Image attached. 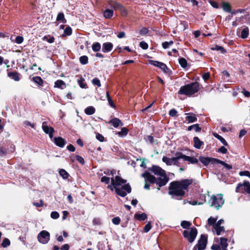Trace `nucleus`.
Returning <instances> with one entry per match:
<instances>
[{
  "label": "nucleus",
  "instance_id": "49",
  "mask_svg": "<svg viewBox=\"0 0 250 250\" xmlns=\"http://www.w3.org/2000/svg\"><path fill=\"white\" fill-rule=\"evenodd\" d=\"M173 41H171L169 42H165L162 43V46L164 49H167L169 48V47L173 44Z\"/></svg>",
  "mask_w": 250,
  "mask_h": 250
},
{
  "label": "nucleus",
  "instance_id": "50",
  "mask_svg": "<svg viewBox=\"0 0 250 250\" xmlns=\"http://www.w3.org/2000/svg\"><path fill=\"white\" fill-rule=\"evenodd\" d=\"M92 83L95 85H97L98 87H100L101 86V82L100 80L97 78H95L92 80Z\"/></svg>",
  "mask_w": 250,
  "mask_h": 250
},
{
  "label": "nucleus",
  "instance_id": "41",
  "mask_svg": "<svg viewBox=\"0 0 250 250\" xmlns=\"http://www.w3.org/2000/svg\"><path fill=\"white\" fill-rule=\"evenodd\" d=\"M158 67H159L166 73H168L169 72V69L167 67V65L163 62H161L160 65H159Z\"/></svg>",
  "mask_w": 250,
  "mask_h": 250
},
{
  "label": "nucleus",
  "instance_id": "7",
  "mask_svg": "<svg viewBox=\"0 0 250 250\" xmlns=\"http://www.w3.org/2000/svg\"><path fill=\"white\" fill-rule=\"evenodd\" d=\"M115 191L116 193L121 196L125 197L127 193H129L131 191V188L129 184H125L121 188H116Z\"/></svg>",
  "mask_w": 250,
  "mask_h": 250
},
{
  "label": "nucleus",
  "instance_id": "29",
  "mask_svg": "<svg viewBox=\"0 0 250 250\" xmlns=\"http://www.w3.org/2000/svg\"><path fill=\"white\" fill-rule=\"evenodd\" d=\"M32 80L35 83L39 84L40 86H42L43 81L42 79L40 77H39V76L34 77L32 78Z\"/></svg>",
  "mask_w": 250,
  "mask_h": 250
},
{
  "label": "nucleus",
  "instance_id": "54",
  "mask_svg": "<svg viewBox=\"0 0 250 250\" xmlns=\"http://www.w3.org/2000/svg\"><path fill=\"white\" fill-rule=\"evenodd\" d=\"M242 188H244V183L243 184L241 183H239L236 188L235 191L236 192H242V190L241 189Z\"/></svg>",
  "mask_w": 250,
  "mask_h": 250
},
{
  "label": "nucleus",
  "instance_id": "45",
  "mask_svg": "<svg viewBox=\"0 0 250 250\" xmlns=\"http://www.w3.org/2000/svg\"><path fill=\"white\" fill-rule=\"evenodd\" d=\"M10 245V241L8 238H4L1 244L3 248H6Z\"/></svg>",
  "mask_w": 250,
  "mask_h": 250
},
{
  "label": "nucleus",
  "instance_id": "58",
  "mask_svg": "<svg viewBox=\"0 0 250 250\" xmlns=\"http://www.w3.org/2000/svg\"><path fill=\"white\" fill-rule=\"evenodd\" d=\"M140 46L143 49H146L148 47V44L145 41H142L140 42Z\"/></svg>",
  "mask_w": 250,
  "mask_h": 250
},
{
  "label": "nucleus",
  "instance_id": "20",
  "mask_svg": "<svg viewBox=\"0 0 250 250\" xmlns=\"http://www.w3.org/2000/svg\"><path fill=\"white\" fill-rule=\"evenodd\" d=\"M20 74L17 72H10L8 73V76L15 81H19L21 79Z\"/></svg>",
  "mask_w": 250,
  "mask_h": 250
},
{
  "label": "nucleus",
  "instance_id": "37",
  "mask_svg": "<svg viewBox=\"0 0 250 250\" xmlns=\"http://www.w3.org/2000/svg\"><path fill=\"white\" fill-rule=\"evenodd\" d=\"M59 174L61 176L63 179H67L68 177L69 174L67 172L66 170L63 169H61L59 170Z\"/></svg>",
  "mask_w": 250,
  "mask_h": 250
},
{
  "label": "nucleus",
  "instance_id": "64",
  "mask_svg": "<svg viewBox=\"0 0 250 250\" xmlns=\"http://www.w3.org/2000/svg\"><path fill=\"white\" fill-rule=\"evenodd\" d=\"M23 38L22 37L20 36H18L16 37V39H15V42L17 43L21 44V43H22L23 42Z\"/></svg>",
  "mask_w": 250,
  "mask_h": 250
},
{
  "label": "nucleus",
  "instance_id": "38",
  "mask_svg": "<svg viewBox=\"0 0 250 250\" xmlns=\"http://www.w3.org/2000/svg\"><path fill=\"white\" fill-rule=\"evenodd\" d=\"M179 62L181 67L186 68L187 66V61L184 58H181L179 59Z\"/></svg>",
  "mask_w": 250,
  "mask_h": 250
},
{
  "label": "nucleus",
  "instance_id": "21",
  "mask_svg": "<svg viewBox=\"0 0 250 250\" xmlns=\"http://www.w3.org/2000/svg\"><path fill=\"white\" fill-rule=\"evenodd\" d=\"M193 142L194 146L197 149H200L201 146L204 145V142L200 141L198 137L193 138Z\"/></svg>",
  "mask_w": 250,
  "mask_h": 250
},
{
  "label": "nucleus",
  "instance_id": "6",
  "mask_svg": "<svg viewBox=\"0 0 250 250\" xmlns=\"http://www.w3.org/2000/svg\"><path fill=\"white\" fill-rule=\"evenodd\" d=\"M183 234L189 243H192L197 236V230L195 228H191L189 229L184 230Z\"/></svg>",
  "mask_w": 250,
  "mask_h": 250
},
{
  "label": "nucleus",
  "instance_id": "9",
  "mask_svg": "<svg viewBox=\"0 0 250 250\" xmlns=\"http://www.w3.org/2000/svg\"><path fill=\"white\" fill-rule=\"evenodd\" d=\"M37 238L41 243L46 244L50 240V233L46 230H42L38 234Z\"/></svg>",
  "mask_w": 250,
  "mask_h": 250
},
{
  "label": "nucleus",
  "instance_id": "22",
  "mask_svg": "<svg viewBox=\"0 0 250 250\" xmlns=\"http://www.w3.org/2000/svg\"><path fill=\"white\" fill-rule=\"evenodd\" d=\"M55 87L63 89L65 88L66 85L62 80H59L55 83Z\"/></svg>",
  "mask_w": 250,
  "mask_h": 250
},
{
  "label": "nucleus",
  "instance_id": "12",
  "mask_svg": "<svg viewBox=\"0 0 250 250\" xmlns=\"http://www.w3.org/2000/svg\"><path fill=\"white\" fill-rule=\"evenodd\" d=\"M183 160V153L181 152H176L175 153V157L172 158V165L179 166V160Z\"/></svg>",
  "mask_w": 250,
  "mask_h": 250
},
{
  "label": "nucleus",
  "instance_id": "16",
  "mask_svg": "<svg viewBox=\"0 0 250 250\" xmlns=\"http://www.w3.org/2000/svg\"><path fill=\"white\" fill-rule=\"evenodd\" d=\"M183 161H188L191 164H197L198 163V160L193 157H190L186 156L183 153Z\"/></svg>",
  "mask_w": 250,
  "mask_h": 250
},
{
  "label": "nucleus",
  "instance_id": "36",
  "mask_svg": "<svg viewBox=\"0 0 250 250\" xmlns=\"http://www.w3.org/2000/svg\"><path fill=\"white\" fill-rule=\"evenodd\" d=\"M222 8L227 12H230L231 11V7L228 2H223L222 3Z\"/></svg>",
  "mask_w": 250,
  "mask_h": 250
},
{
  "label": "nucleus",
  "instance_id": "4",
  "mask_svg": "<svg viewBox=\"0 0 250 250\" xmlns=\"http://www.w3.org/2000/svg\"><path fill=\"white\" fill-rule=\"evenodd\" d=\"M228 239L226 238L221 237L215 238L214 243L211 247L212 250H227L228 244Z\"/></svg>",
  "mask_w": 250,
  "mask_h": 250
},
{
  "label": "nucleus",
  "instance_id": "27",
  "mask_svg": "<svg viewBox=\"0 0 250 250\" xmlns=\"http://www.w3.org/2000/svg\"><path fill=\"white\" fill-rule=\"evenodd\" d=\"M84 112L88 115H92L95 112V108L92 106H88L85 109Z\"/></svg>",
  "mask_w": 250,
  "mask_h": 250
},
{
  "label": "nucleus",
  "instance_id": "17",
  "mask_svg": "<svg viewBox=\"0 0 250 250\" xmlns=\"http://www.w3.org/2000/svg\"><path fill=\"white\" fill-rule=\"evenodd\" d=\"M126 182V181L125 180L123 179L119 176H116L115 178H114V183L115 184L117 187L125 184Z\"/></svg>",
  "mask_w": 250,
  "mask_h": 250
},
{
  "label": "nucleus",
  "instance_id": "3",
  "mask_svg": "<svg viewBox=\"0 0 250 250\" xmlns=\"http://www.w3.org/2000/svg\"><path fill=\"white\" fill-rule=\"evenodd\" d=\"M199 87L200 84L198 82H193L181 86L178 94L190 96L197 93L199 90Z\"/></svg>",
  "mask_w": 250,
  "mask_h": 250
},
{
  "label": "nucleus",
  "instance_id": "18",
  "mask_svg": "<svg viewBox=\"0 0 250 250\" xmlns=\"http://www.w3.org/2000/svg\"><path fill=\"white\" fill-rule=\"evenodd\" d=\"M109 123L112 124L114 127H117L119 126H122L123 125V124L121 121L117 118H114L111 120L109 122Z\"/></svg>",
  "mask_w": 250,
  "mask_h": 250
},
{
  "label": "nucleus",
  "instance_id": "62",
  "mask_svg": "<svg viewBox=\"0 0 250 250\" xmlns=\"http://www.w3.org/2000/svg\"><path fill=\"white\" fill-rule=\"evenodd\" d=\"M121 219L119 217H116L112 219V223L115 225H119L120 223Z\"/></svg>",
  "mask_w": 250,
  "mask_h": 250
},
{
  "label": "nucleus",
  "instance_id": "33",
  "mask_svg": "<svg viewBox=\"0 0 250 250\" xmlns=\"http://www.w3.org/2000/svg\"><path fill=\"white\" fill-rule=\"evenodd\" d=\"M128 130L127 128L124 127L122 128L121 130L118 132V135L121 137H123L127 135Z\"/></svg>",
  "mask_w": 250,
  "mask_h": 250
},
{
  "label": "nucleus",
  "instance_id": "5",
  "mask_svg": "<svg viewBox=\"0 0 250 250\" xmlns=\"http://www.w3.org/2000/svg\"><path fill=\"white\" fill-rule=\"evenodd\" d=\"M209 203L211 207H214L217 209H219L224 204V200L222 194H217L216 196H211Z\"/></svg>",
  "mask_w": 250,
  "mask_h": 250
},
{
  "label": "nucleus",
  "instance_id": "14",
  "mask_svg": "<svg viewBox=\"0 0 250 250\" xmlns=\"http://www.w3.org/2000/svg\"><path fill=\"white\" fill-rule=\"evenodd\" d=\"M54 143L56 146L60 147H63L65 144V140L61 137H55Z\"/></svg>",
  "mask_w": 250,
  "mask_h": 250
},
{
  "label": "nucleus",
  "instance_id": "35",
  "mask_svg": "<svg viewBox=\"0 0 250 250\" xmlns=\"http://www.w3.org/2000/svg\"><path fill=\"white\" fill-rule=\"evenodd\" d=\"M57 21H61L62 23H65L66 22V20L64 18V15L63 13H59L57 17Z\"/></svg>",
  "mask_w": 250,
  "mask_h": 250
},
{
  "label": "nucleus",
  "instance_id": "40",
  "mask_svg": "<svg viewBox=\"0 0 250 250\" xmlns=\"http://www.w3.org/2000/svg\"><path fill=\"white\" fill-rule=\"evenodd\" d=\"M42 40L47 41L48 42L51 43L54 42L55 38L53 37L45 36L42 38Z\"/></svg>",
  "mask_w": 250,
  "mask_h": 250
},
{
  "label": "nucleus",
  "instance_id": "11",
  "mask_svg": "<svg viewBox=\"0 0 250 250\" xmlns=\"http://www.w3.org/2000/svg\"><path fill=\"white\" fill-rule=\"evenodd\" d=\"M142 176L145 178L146 182H147L150 183H155L157 184V179L149 173L147 172H145L142 175Z\"/></svg>",
  "mask_w": 250,
  "mask_h": 250
},
{
  "label": "nucleus",
  "instance_id": "32",
  "mask_svg": "<svg viewBox=\"0 0 250 250\" xmlns=\"http://www.w3.org/2000/svg\"><path fill=\"white\" fill-rule=\"evenodd\" d=\"M213 135L217 139L219 140L220 142L224 145V146H227L228 143L227 141L225 140V139L222 137L221 136L219 135L216 133H213Z\"/></svg>",
  "mask_w": 250,
  "mask_h": 250
},
{
  "label": "nucleus",
  "instance_id": "34",
  "mask_svg": "<svg viewBox=\"0 0 250 250\" xmlns=\"http://www.w3.org/2000/svg\"><path fill=\"white\" fill-rule=\"evenodd\" d=\"M101 48V44L98 42H94L92 45V49L94 52H98L100 51Z\"/></svg>",
  "mask_w": 250,
  "mask_h": 250
},
{
  "label": "nucleus",
  "instance_id": "39",
  "mask_svg": "<svg viewBox=\"0 0 250 250\" xmlns=\"http://www.w3.org/2000/svg\"><path fill=\"white\" fill-rule=\"evenodd\" d=\"M108 189H110L111 190L113 191L114 189H116V188H117L115 184L114 183V178H111V184L107 186V187Z\"/></svg>",
  "mask_w": 250,
  "mask_h": 250
},
{
  "label": "nucleus",
  "instance_id": "61",
  "mask_svg": "<svg viewBox=\"0 0 250 250\" xmlns=\"http://www.w3.org/2000/svg\"><path fill=\"white\" fill-rule=\"evenodd\" d=\"M60 216L59 213L57 211H53L51 213V217L52 218L56 219Z\"/></svg>",
  "mask_w": 250,
  "mask_h": 250
},
{
  "label": "nucleus",
  "instance_id": "42",
  "mask_svg": "<svg viewBox=\"0 0 250 250\" xmlns=\"http://www.w3.org/2000/svg\"><path fill=\"white\" fill-rule=\"evenodd\" d=\"M217 220V218H213L212 217H209L208 220V225L209 226H214L216 224Z\"/></svg>",
  "mask_w": 250,
  "mask_h": 250
},
{
  "label": "nucleus",
  "instance_id": "2",
  "mask_svg": "<svg viewBox=\"0 0 250 250\" xmlns=\"http://www.w3.org/2000/svg\"><path fill=\"white\" fill-rule=\"evenodd\" d=\"M149 170L155 175L159 176L157 178V185L160 187L166 185L168 181V177L166 175L165 171L161 167L157 166H152Z\"/></svg>",
  "mask_w": 250,
  "mask_h": 250
},
{
  "label": "nucleus",
  "instance_id": "1",
  "mask_svg": "<svg viewBox=\"0 0 250 250\" xmlns=\"http://www.w3.org/2000/svg\"><path fill=\"white\" fill-rule=\"evenodd\" d=\"M192 182V179H184L180 181L172 182L169 187L168 194L173 199L181 200L185 196L186 191L188 190L189 186Z\"/></svg>",
  "mask_w": 250,
  "mask_h": 250
},
{
  "label": "nucleus",
  "instance_id": "60",
  "mask_svg": "<svg viewBox=\"0 0 250 250\" xmlns=\"http://www.w3.org/2000/svg\"><path fill=\"white\" fill-rule=\"evenodd\" d=\"M151 228V225L150 222L148 223L144 228V230L145 232H148Z\"/></svg>",
  "mask_w": 250,
  "mask_h": 250
},
{
  "label": "nucleus",
  "instance_id": "56",
  "mask_svg": "<svg viewBox=\"0 0 250 250\" xmlns=\"http://www.w3.org/2000/svg\"><path fill=\"white\" fill-rule=\"evenodd\" d=\"M145 139L146 141L149 142L151 144H153L154 143L153 137L151 135H148L145 137Z\"/></svg>",
  "mask_w": 250,
  "mask_h": 250
},
{
  "label": "nucleus",
  "instance_id": "23",
  "mask_svg": "<svg viewBox=\"0 0 250 250\" xmlns=\"http://www.w3.org/2000/svg\"><path fill=\"white\" fill-rule=\"evenodd\" d=\"M215 161L216 162V164H221L222 166H223L224 167L228 170H230V169H232V168L231 165H229L221 160H220L217 159V160H215Z\"/></svg>",
  "mask_w": 250,
  "mask_h": 250
},
{
  "label": "nucleus",
  "instance_id": "10",
  "mask_svg": "<svg viewBox=\"0 0 250 250\" xmlns=\"http://www.w3.org/2000/svg\"><path fill=\"white\" fill-rule=\"evenodd\" d=\"M217 159L210 158V157H200L199 158V161L205 166H208L209 163L211 164L215 165L216 164V161Z\"/></svg>",
  "mask_w": 250,
  "mask_h": 250
},
{
  "label": "nucleus",
  "instance_id": "30",
  "mask_svg": "<svg viewBox=\"0 0 250 250\" xmlns=\"http://www.w3.org/2000/svg\"><path fill=\"white\" fill-rule=\"evenodd\" d=\"M51 127L47 125V123L46 122H43L42 124V129L46 134H48L51 131Z\"/></svg>",
  "mask_w": 250,
  "mask_h": 250
},
{
  "label": "nucleus",
  "instance_id": "25",
  "mask_svg": "<svg viewBox=\"0 0 250 250\" xmlns=\"http://www.w3.org/2000/svg\"><path fill=\"white\" fill-rule=\"evenodd\" d=\"M188 131H191L192 130H195L196 132H199L201 130V127H199V125L198 124H194L191 125H190L188 127Z\"/></svg>",
  "mask_w": 250,
  "mask_h": 250
},
{
  "label": "nucleus",
  "instance_id": "19",
  "mask_svg": "<svg viewBox=\"0 0 250 250\" xmlns=\"http://www.w3.org/2000/svg\"><path fill=\"white\" fill-rule=\"evenodd\" d=\"M213 231L215 232L217 235H219L222 232L225 231V229L224 227H222L220 225H214L213 226Z\"/></svg>",
  "mask_w": 250,
  "mask_h": 250
},
{
  "label": "nucleus",
  "instance_id": "8",
  "mask_svg": "<svg viewBox=\"0 0 250 250\" xmlns=\"http://www.w3.org/2000/svg\"><path fill=\"white\" fill-rule=\"evenodd\" d=\"M207 244V236L202 234L197 244L194 247L193 250H204Z\"/></svg>",
  "mask_w": 250,
  "mask_h": 250
},
{
  "label": "nucleus",
  "instance_id": "63",
  "mask_svg": "<svg viewBox=\"0 0 250 250\" xmlns=\"http://www.w3.org/2000/svg\"><path fill=\"white\" fill-rule=\"evenodd\" d=\"M7 154V150L2 146H0V156L2 157Z\"/></svg>",
  "mask_w": 250,
  "mask_h": 250
},
{
  "label": "nucleus",
  "instance_id": "46",
  "mask_svg": "<svg viewBox=\"0 0 250 250\" xmlns=\"http://www.w3.org/2000/svg\"><path fill=\"white\" fill-rule=\"evenodd\" d=\"M88 57L86 56H83L80 58V62L83 64H86L88 63Z\"/></svg>",
  "mask_w": 250,
  "mask_h": 250
},
{
  "label": "nucleus",
  "instance_id": "24",
  "mask_svg": "<svg viewBox=\"0 0 250 250\" xmlns=\"http://www.w3.org/2000/svg\"><path fill=\"white\" fill-rule=\"evenodd\" d=\"M249 35V29L248 27L243 28L241 32L240 37L242 39L247 38Z\"/></svg>",
  "mask_w": 250,
  "mask_h": 250
},
{
  "label": "nucleus",
  "instance_id": "47",
  "mask_svg": "<svg viewBox=\"0 0 250 250\" xmlns=\"http://www.w3.org/2000/svg\"><path fill=\"white\" fill-rule=\"evenodd\" d=\"M244 190L250 194V184L249 182L245 181L244 182Z\"/></svg>",
  "mask_w": 250,
  "mask_h": 250
},
{
  "label": "nucleus",
  "instance_id": "48",
  "mask_svg": "<svg viewBox=\"0 0 250 250\" xmlns=\"http://www.w3.org/2000/svg\"><path fill=\"white\" fill-rule=\"evenodd\" d=\"M78 83L79 86L82 88H86L87 87L86 84L84 83V80L83 79L78 80Z\"/></svg>",
  "mask_w": 250,
  "mask_h": 250
},
{
  "label": "nucleus",
  "instance_id": "55",
  "mask_svg": "<svg viewBox=\"0 0 250 250\" xmlns=\"http://www.w3.org/2000/svg\"><path fill=\"white\" fill-rule=\"evenodd\" d=\"M110 180H111V179L109 177L103 176L101 179V182L102 183H104L106 184H108L109 183Z\"/></svg>",
  "mask_w": 250,
  "mask_h": 250
},
{
  "label": "nucleus",
  "instance_id": "44",
  "mask_svg": "<svg viewBox=\"0 0 250 250\" xmlns=\"http://www.w3.org/2000/svg\"><path fill=\"white\" fill-rule=\"evenodd\" d=\"M191 225L190 222L187 221H183L181 223V226L183 229H188Z\"/></svg>",
  "mask_w": 250,
  "mask_h": 250
},
{
  "label": "nucleus",
  "instance_id": "53",
  "mask_svg": "<svg viewBox=\"0 0 250 250\" xmlns=\"http://www.w3.org/2000/svg\"><path fill=\"white\" fill-rule=\"evenodd\" d=\"M168 114L171 117H176L177 116V111L175 109L173 108L169 110Z\"/></svg>",
  "mask_w": 250,
  "mask_h": 250
},
{
  "label": "nucleus",
  "instance_id": "52",
  "mask_svg": "<svg viewBox=\"0 0 250 250\" xmlns=\"http://www.w3.org/2000/svg\"><path fill=\"white\" fill-rule=\"evenodd\" d=\"M64 34L66 36H70L72 34V29L70 26H67L64 30Z\"/></svg>",
  "mask_w": 250,
  "mask_h": 250
},
{
  "label": "nucleus",
  "instance_id": "43",
  "mask_svg": "<svg viewBox=\"0 0 250 250\" xmlns=\"http://www.w3.org/2000/svg\"><path fill=\"white\" fill-rule=\"evenodd\" d=\"M104 173L107 175H111L113 176L116 174V170L115 169H106L104 171Z\"/></svg>",
  "mask_w": 250,
  "mask_h": 250
},
{
  "label": "nucleus",
  "instance_id": "28",
  "mask_svg": "<svg viewBox=\"0 0 250 250\" xmlns=\"http://www.w3.org/2000/svg\"><path fill=\"white\" fill-rule=\"evenodd\" d=\"M135 218L139 221H144L147 218V215L145 213L136 214L135 215Z\"/></svg>",
  "mask_w": 250,
  "mask_h": 250
},
{
  "label": "nucleus",
  "instance_id": "15",
  "mask_svg": "<svg viewBox=\"0 0 250 250\" xmlns=\"http://www.w3.org/2000/svg\"><path fill=\"white\" fill-rule=\"evenodd\" d=\"M186 115H187L186 120L188 123H192L197 121V118L194 114L187 113H186Z\"/></svg>",
  "mask_w": 250,
  "mask_h": 250
},
{
  "label": "nucleus",
  "instance_id": "13",
  "mask_svg": "<svg viewBox=\"0 0 250 250\" xmlns=\"http://www.w3.org/2000/svg\"><path fill=\"white\" fill-rule=\"evenodd\" d=\"M113 48V45L109 42H104L103 44L102 51L104 53L110 52Z\"/></svg>",
  "mask_w": 250,
  "mask_h": 250
},
{
  "label": "nucleus",
  "instance_id": "26",
  "mask_svg": "<svg viewBox=\"0 0 250 250\" xmlns=\"http://www.w3.org/2000/svg\"><path fill=\"white\" fill-rule=\"evenodd\" d=\"M113 15V11L109 9H106L104 12V16L106 19L111 18Z\"/></svg>",
  "mask_w": 250,
  "mask_h": 250
},
{
  "label": "nucleus",
  "instance_id": "59",
  "mask_svg": "<svg viewBox=\"0 0 250 250\" xmlns=\"http://www.w3.org/2000/svg\"><path fill=\"white\" fill-rule=\"evenodd\" d=\"M245 10H246L244 9H239L237 10H234L232 11L231 13L232 15H236V14H237L238 13H244V12H245Z\"/></svg>",
  "mask_w": 250,
  "mask_h": 250
},
{
  "label": "nucleus",
  "instance_id": "51",
  "mask_svg": "<svg viewBox=\"0 0 250 250\" xmlns=\"http://www.w3.org/2000/svg\"><path fill=\"white\" fill-rule=\"evenodd\" d=\"M187 203H188L189 204L193 205V206L196 205L197 204H198V205L203 204V203H197V202L196 200H190L189 201H187L186 200L184 201V204H186Z\"/></svg>",
  "mask_w": 250,
  "mask_h": 250
},
{
  "label": "nucleus",
  "instance_id": "31",
  "mask_svg": "<svg viewBox=\"0 0 250 250\" xmlns=\"http://www.w3.org/2000/svg\"><path fill=\"white\" fill-rule=\"evenodd\" d=\"M162 161L164 163H165L167 166L172 165V158H170L164 156L162 158Z\"/></svg>",
  "mask_w": 250,
  "mask_h": 250
},
{
  "label": "nucleus",
  "instance_id": "57",
  "mask_svg": "<svg viewBox=\"0 0 250 250\" xmlns=\"http://www.w3.org/2000/svg\"><path fill=\"white\" fill-rule=\"evenodd\" d=\"M148 29L146 27H143L140 30L139 33L141 35H146L148 33Z\"/></svg>",
  "mask_w": 250,
  "mask_h": 250
}]
</instances>
